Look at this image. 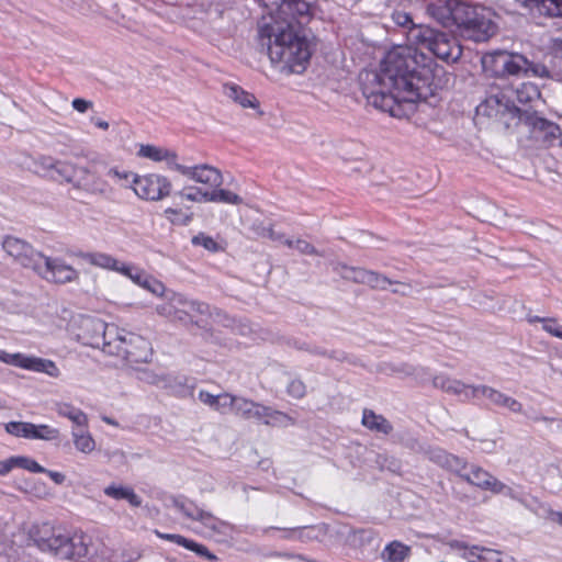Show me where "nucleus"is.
Returning a JSON list of instances; mask_svg holds the SVG:
<instances>
[{
    "label": "nucleus",
    "mask_w": 562,
    "mask_h": 562,
    "mask_svg": "<svg viewBox=\"0 0 562 562\" xmlns=\"http://www.w3.org/2000/svg\"><path fill=\"white\" fill-rule=\"evenodd\" d=\"M392 20L407 29V44L387 52L379 70L363 71L359 78L369 104L394 117H404L414 111L417 102L432 97L437 88L434 78L439 69L434 58L420 49L429 50L443 61L454 63L461 57L462 48L450 34L415 24L404 11H394Z\"/></svg>",
    "instance_id": "obj_1"
},
{
    "label": "nucleus",
    "mask_w": 562,
    "mask_h": 562,
    "mask_svg": "<svg viewBox=\"0 0 562 562\" xmlns=\"http://www.w3.org/2000/svg\"><path fill=\"white\" fill-rule=\"evenodd\" d=\"M251 229L257 237L267 238V236L271 234L272 227L265 226L263 223H255Z\"/></svg>",
    "instance_id": "obj_58"
},
{
    "label": "nucleus",
    "mask_w": 562,
    "mask_h": 562,
    "mask_svg": "<svg viewBox=\"0 0 562 562\" xmlns=\"http://www.w3.org/2000/svg\"><path fill=\"white\" fill-rule=\"evenodd\" d=\"M34 439L55 440L59 437L58 429L52 428L47 425H34Z\"/></svg>",
    "instance_id": "obj_46"
},
{
    "label": "nucleus",
    "mask_w": 562,
    "mask_h": 562,
    "mask_svg": "<svg viewBox=\"0 0 562 562\" xmlns=\"http://www.w3.org/2000/svg\"><path fill=\"white\" fill-rule=\"evenodd\" d=\"M548 50L554 58L562 59V40L552 38L548 45Z\"/></svg>",
    "instance_id": "obj_56"
},
{
    "label": "nucleus",
    "mask_w": 562,
    "mask_h": 562,
    "mask_svg": "<svg viewBox=\"0 0 562 562\" xmlns=\"http://www.w3.org/2000/svg\"><path fill=\"white\" fill-rule=\"evenodd\" d=\"M308 352L314 353V355H319V356H323V357L333 358V359H336L338 361H344L346 359V357H345V355L342 352H338V351L327 352L325 349H322V348L316 347V346H311Z\"/></svg>",
    "instance_id": "obj_55"
},
{
    "label": "nucleus",
    "mask_w": 562,
    "mask_h": 562,
    "mask_svg": "<svg viewBox=\"0 0 562 562\" xmlns=\"http://www.w3.org/2000/svg\"><path fill=\"white\" fill-rule=\"evenodd\" d=\"M470 473L461 471L459 476L471 485H474L483 491H493L499 488L498 480L492 475L488 471L484 470L479 465L472 464L470 467Z\"/></svg>",
    "instance_id": "obj_19"
},
{
    "label": "nucleus",
    "mask_w": 562,
    "mask_h": 562,
    "mask_svg": "<svg viewBox=\"0 0 562 562\" xmlns=\"http://www.w3.org/2000/svg\"><path fill=\"white\" fill-rule=\"evenodd\" d=\"M138 156L156 162L165 161L167 168L175 171H178V168H180L181 166V164L177 162V153L165 147H158L154 145H140Z\"/></svg>",
    "instance_id": "obj_18"
},
{
    "label": "nucleus",
    "mask_w": 562,
    "mask_h": 562,
    "mask_svg": "<svg viewBox=\"0 0 562 562\" xmlns=\"http://www.w3.org/2000/svg\"><path fill=\"white\" fill-rule=\"evenodd\" d=\"M190 541H191L190 539H187L186 537H183L181 535H176V533H173L172 538H171V542H175V543L182 546L187 549L190 544Z\"/></svg>",
    "instance_id": "obj_63"
},
{
    "label": "nucleus",
    "mask_w": 562,
    "mask_h": 562,
    "mask_svg": "<svg viewBox=\"0 0 562 562\" xmlns=\"http://www.w3.org/2000/svg\"><path fill=\"white\" fill-rule=\"evenodd\" d=\"M278 530H282L284 533L282 538L284 539H295L300 536V527H290V528H277Z\"/></svg>",
    "instance_id": "obj_61"
},
{
    "label": "nucleus",
    "mask_w": 562,
    "mask_h": 562,
    "mask_svg": "<svg viewBox=\"0 0 562 562\" xmlns=\"http://www.w3.org/2000/svg\"><path fill=\"white\" fill-rule=\"evenodd\" d=\"M182 200L190 202H207L209 191H203L201 188L195 186H186L176 193Z\"/></svg>",
    "instance_id": "obj_38"
},
{
    "label": "nucleus",
    "mask_w": 562,
    "mask_h": 562,
    "mask_svg": "<svg viewBox=\"0 0 562 562\" xmlns=\"http://www.w3.org/2000/svg\"><path fill=\"white\" fill-rule=\"evenodd\" d=\"M424 454L429 461L445 470L456 473L457 475L461 474V471H464L468 468V462L464 459L439 447L429 446L424 449Z\"/></svg>",
    "instance_id": "obj_14"
},
{
    "label": "nucleus",
    "mask_w": 562,
    "mask_h": 562,
    "mask_svg": "<svg viewBox=\"0 0 562 562\" xmlns=\"http://www.w3.org/2000/svg\"><path fill=\"white\" fill-rule=\"evenodd\" d=\"M424 454L429 461L445 470L456 473L457 475L461 474V471H464L468 468V462L464 459L439 447L429 446L424 449Z\"/></svg>",
    "instance_id": "obj_15"
},
{
    "label": "nucleus",
    "mask_w": 562,
    "mask_h": 562,
    "mask_svg": "<svg viewBox=\"0 0 562 562\" xmlns=\"http://www.w3.org/2000/svg\"><path fill=\"white\" fill-rule=\"evenodd\" d=\"M548 518L562 526V513L561 512H555V510L550 509L548 512Z\"/></svg>",
    "instance_id": "obj_64"
},
{
    "label": "nucleus",
    "mask_w": 562,
    "mask_h": 562,
    "mask_svg": "<svg viewBox=\"0 0 562 562\" xmlns=\"http://www.w3.org/2000/svg\"><path fill=\"white\" fill-rule=\"evenodd\" d=\"M529 74H531L533 77L550 78V70L547 68L546 65L540 63H532L530 60L524 75L528 76Z\"/></svg>",
    "instance_id": "obj_50"
},
{
    "label": "nucleus",
    "mask_w": 562,
    "mask_h": 562,
    "mask_svg": "<svg viewBox=\"0 0 562 562\" xmlns=\"http://www.w3.org/2000/svg\"><path fill=\"white\" fill-rule=\"evenodd\" d=\"M2 248L8 256L24 268L34 270L43 279L55 283H68L78 279V271L60 258L45 257L27 241L7 236Z\"/></svg>",
    "instance_id": "obj_4"
},
{
    "label": "nucleus",
    "mask_w": 562,
    "mask_h": 562,
    "mask_svg": "<svg viewBox=\"0 0 562 562\" xmlns=\"http://www.w3.org/2000/svg\"><path fill=\"white\" fill-rule=\"evenodd\" d=\"M21 368L35 372H43L53 378H57L60 374V371L54 361L38 357L24 356Z\"/></svg>",
    "instance_id": "obj_29"
},
{
    "label": "nucleus",
    "mask_w": 562,
    "mask_h": 562,
    "mask_svg": "<svg viewBox=\"0 0 562 562\" xmlns=\"http://www.w3.org/2000/svg\"><path fill=\"white\" fill-rule=\"evenodd\" d=\"M34 166L35 172L54 180H64L67 183L71 181L72 173L77 170V165L50 156H40L34 160Z\"/></svg>",
    "instance_id": "obj_11"
},
{
    "label": "nucleus",
    "mask_w": 562,
    "mask_h": 562,
    "mask_svg": "<svg viewBox=\"0 0 562 562\" xmlns=\"http://www.w3.org/2000/svg\"><path fill=\"white\" fill-rule=\"evenodd\" d=\"M531 13L547 18H562V0H515Z\"/></svg>",
    "instance_id": "obj_21"
},
{
    "label": "nucleus",
    "mask_w": 562,
    "mask_h": 562,
    "mask_svg": "<svg viewBox=\"0 0 562 562\" xmlns=\"http://www.w3.org/2000/svg\"><path fill=\"white\" fill-rule=\"evenodd\" d=\"M139 286L148 290L149 292L156 295H161L165 292V285L149 274H147V277L144 279Z\"/></svg>",
    "instance_id": "obj_49"
},
{
    "label": "nucleus",
    "mask_w": 562,
    "mask_h": 562,
    "mask_svg": "<svg viewBox=\"0 0 562 562\" xmlns=\"http://www.w3.org/2000/svg\"><path fill=\"white\" fill-rule=\"evenodd\" d=\"M24 355L22 353H9L4 350H0V361L7 364L15 366L21 368Z\"/></svg>",
    "instance_id": "obj_52"
},
{
    "label": "nucleus",
    "mask_w": 562,
    "mask_h": 562,
    "mask_svg": "<svg viewBox=\"0 0 562 562\" xmlns=\"http://www.w3.org/2000/svg\"><path fill=\"white\" fill-rule=\"evenodd\" d=\"M15 467L25 469L33 473L45 472L46 469L38 464L35 460L27 457H14Z\"/></svg>",
    "instance_id": "obj_47"
},
{
    "label": "nucleus",
    "mask_w": 562,
    "mask_h": 562,
    "mask_svg": "<svg viewBox=\"0 0 562 562\" xmlns=\"http://www.w3.org/2000/svg\"><path fill=\"white\" fill-rule=\"evenodd\" d=\"M188 550H191L199 554L200 557H204L209 560H216V557L213 553H211L205 546L194 542L193 540L190 541Z\"/></svg>",
    "instance_id": "obj_54"
},
{
    "label": "nucleus",
    "mask_w": 562,
    "mask_h": 562,
    "mask_svg": "<svg viewBox=\"0 0 562 562\" xmlns=\"http://www.w3.org/2000/svg\"><path fill=\"white\" fill-rule=\"evenodd\" d=\"M333 271L339 274L344 280L362 284L366 269L360 267L347 266L342 262H331Z\"/></svg>",
    "instance_id": "obj_34"
},
{
    "label": "nucleus",
    "mask_w": 562,
    "mask_h": 562,
    "mask_svg": "<svg viewBox=\"0 0 562 562\" xmlns=\"http://www.w3.org/2000/svg\"><path fill=\"white\" fill-rule=\"evenodd\" d=\"M55 409L59 416L68 418L77 427L88 426V416L80 408H77L69 403H57Z\"/></svg>",
    "instance_id": "obj_32"
},
{
    "label": "nucleus",
    "mask_w": 562,
    "mask_h": 562,
    "mask_svg": "<svg viewBox=\"0 0 562 562\" xmlns=\"http://www.w3.org/2000/svg\"><path fill=\"white\" fill-rule=\"evenodd\" d=\"M195 520L201 521L206 528L214 532H223L224 528L227 526L225 521L216 518L211 513L203 509H201Z\"/></svg>",
    "instance_id": "obj_42"
},
{
    "label": "nucleus",
    "mask_w": 562,
    "mask_h": 562,
    "mask_svg": "<svg viewBox=\"0 0 562 562\" xmlns=\"http://www.w3.org/2000/svg\"><path fill=\"white\" fill-rule=\"evenodd\" d=\"M393 283L389 278L375 271L367 269L364 271L362 284L369 285L372 289L385 290L387 285Z\"/></svg>",
    "instance_id": "obj_39"
},
{
    "label": "nucleus",
    "mask_w": 562,
    "mask_h": 562,
    "mask_svg": "<svg viewBox=\"0 0 562 562\" xmlns=\"http://www.w3.org/2000/svg\"><path fill=\"white\" fill-rule=\"evenodd\" d=\"M463 36L474 42H485L496 32L490 9L461 2L454 11V25Z\"/></svg>",
    "instance_id": "obj_6"
},
{
    "label": "nucleus",
    "mask_w": 562,
    "mask_h": 562,
    "mask_svg": "<svg viewBox=\"0 0 562 562\" xmlns=\"http://www.w3.org/2000/svg\"><path fill=\"white\" fill-rule=\"evenodd\" d=\"M295 249L301 255H308V256H322L321 254L312 244L304 239H296L295 240Z\"/></svg>",
    "instance_id": "obj_51"
},
{
    "label": "nucleus",
    "mask_w": 562,
    "mask_h": 562,
    "mask_svg": "<svg viewBox=\"0 0 562 562\" xmlns=\"http://www.w3.org/2000/svg\"><path fill=\"white\" fill-rule=\"evenodd\" d=\"M178 172L194 182L206 184L212 188H218L223 183V176L221 171L206 164L195 166L181 165L180 168H178Z\"/></svg>",
    "instance_id": "obj_13"
},
{
    "label": "nucleus",
    "mask_w": 562,
    "mask_h": 562,
    "mask_svg": "<svg viewBox=\"0 0 562 562\" xmlns=\"http://www.w3.org/2000/svg\"><path fill=\"white\" fill-rule=\"evenodd\" d=\"M475 393L473 394V398L475 397H485L491 404L505 407L513 413H522V405L516 398L504 394L503 392L493 389L487 385H475Z\"/></svg>",
    "instance_id": "obj_16"
},
{
    "label": "nucleus",
    "mask_w": 562,
    "mask_h": 562,
    "mask_svg": "<svg viewBox=\"0 0 562 562\" xmlns=\"http://www.w3.org/2000/svg\"><path fill=\"white\" fill-rule=\"evenodd\" d=\"M85 327L93 331L85 344L101 348L106 355L121 357L131 367L147 363L151 359L150 342L142 336L133 333L121 334L116 327L101 319H87Z\"/></svg>",
    "instance_id": "obj_3"
},
{
    "label": "nucleus",
    "mask_w": 562,
    "mask_h": 562,
    "mask_svg": "<svg viewBox=\"0 0 562 562\" xmlns=\"http://www.w3.org/2000/svg\"><path fill=\"white\" fill-rule=\"evenodd\" d=\"M498 484L501 485L499 491H498V488L497 490L495 488V490L492 491V493H494V494H505V495H507L508 497H510L513 499H517V496H516V494H515V492H514V490L512 487L507 486L506 484H504L499 480H498Z\"/></svg>",
    "instance_id": "obj_59"
},
{
    "label": "nucleus",
    "mask_w": 562,
    "mask_h": 562,
    "mask_svg": "<svg viewBox=\"0 0 562 562\" xmlns=\"http://www.w3.org/2000/svg\"><path fill=\"white\" fill-rule=\"evenodd\" d=\"M72 430L74 445L82 453H91L95 449V441L92 436L83 429Z\"/></svg>",
    "instance_id": "obj_36"
},
{
    "label": "nucleus",
    "mask_w": 562,
    "mask_h": 562,
    "mask_svg": "<svg viewBox=\"0 0 562 562\" xmlns=\"http://www.w3.org/2000/svg\"><path fill=\"white\" fill-rule=\"evenodd\" d=\"M509 100L526 104L540 97L538 87L532 82H521L518 87L504 86Z\"/></svg>",
    "instance_id": "obj_26"
},
{
    "label": "nucleus",
    "mask_w": 562,
    "mask_h": 562,
    "mask_svg": "<svg viewBox=\"0 0 562 562\" xmlns=\"http://www.w3.org/2000/svg\"><path fill=\"white\" fill-rule=\"evenodd\" d=\"M528 124L532 127L533 137L541 138L544 143L553 144L561 136L559 125L543 117L529 116Z\"/></svg>",
    "instance_id": "obj_20"
},
{
    "label": "nucleus",
    "mask_w": 562,
    "mask_h": 562,
    "mask_svg": "<svg viewBox=\"0 0 562 562\" xmlns=\"http://www.w3.org/2000/svg\"><path fill=\"white\" fill-rule=\"evenodd\" d=\"M172 505L189 519L195 520L201 512L194 503L186 498H172Z\"/></svg>",
    "instance_id": "obj_41"
},
{
    "label": "nucleus",
    "mask_w": 562,
    "mask_h": 562,
    "mask_svg": "<svg viewBox=\"0 0 562 562\" xmlns=\"http://www.w3.org/2000/svg\"><path fill=\"white\" fill-rule=\"evenodd\" d=\"M286 392L293 398H302L306 394V385L300 379H293L286 386Z\"/></svg>",
    "instance_id": "obj_48"
},
{
    "label": "nucleus",
    "mask_w": 562,
    "mask_h": 562,
    "mask_svg": "<svg viewBox=\"0 0 562 562\" xmlns=\"http://www.w3.org/2000/svg\"><path fill=\"white\" fill-rule=\"evenodd\" d=\"M44 473H46L56 484H63L65 482L66 477L60 472L50 471L46 469Z\"/></svg>",
    "instance_id": "obj_62"
},
{
    "label": "nucleus",
    "mask_w": 562,
    "mask_h": 562,
    "mask_svg": "<svg viewBox=\"0 0 562 562\" xmlns=\"http://www.w3.org/2000/svg\"><path fill=\"white\" fill-rule=\"evenodd\" d=\"M261 423L273 427H286L290 425H294L295 420L285 413L272 409L271 407L267 406L265 417Z\"/></svg>",
    "instance_id": "obj_35"
},
{
    "label": "nucleus",
    "mask_w": 562,
    "mask_h": 562,
    "mask_svg": "<svg viewBox=\"0 0 562 562\" xmlns=\"http://www.w3.org/2000/svg\"><path fill=\"white\" fill-rule=\"evenodd\" d=\"M432 384L437 389L447 393L463 396L465 400L473 398V394L475 393V385H467L459 380L451 379L443 374L436 375L432 380Z\"/></svg>",
    "instance_id": "obj_22"
},
{
    "label": "nucleus",
    "mask_w": 562,
    "mask_h": 562,
    "mask_svg": "<svg viewBox=\"0 0 562 562\" xmlns=\"http://www.w3.org/2000/svg\"><path fill=\"white\" fill-rule=\"evenodd\" d=\"M79 257L92 266L116 272H119L122 265L114 257L104 252H80Z\"/></svg>",
    "instance_id": "obj_30"
},
{
    "label": "nucleus",
    "mask_w": 562,
    "mask_h": 562,
    "mask_svg": "<svg viewBox=\"0 0 562 562\" xmlns=\"http://www.w3.org/2000/svg\"><path fill=\"white\" fill-rule=\"evenodd\" d=\"M14 467V457L0 461V475H7Z\"/></svg>",
    "instance_id": "obj_60"
},
{
    "label": "nucleus",
    "mask_w": 562,
    "mask_h": 562,
    "mask_svg": "<svg viewBox=\"0 0 562 562\" xmlns=\"http://www.w3.org/2000/svg\"><path fill=\"white\" fill-rule=\"evenodd\" d=\"M266 407L260 403L244 397H236L233 412L244 419H255L261 423L265 417Z\"/></svg>",
    "instance_id": "obj_24"
},
{
    "label": "nucleus",
    "mask_w": 562,
    "mask_h": 562,
    "mask_svg": "<svg viewBox=\"0 0 562 562\" xmlns=\"http://www.w3.org/2000/svg\"><path fill=\"white\" fill-rule=\"evenodd\" d=\"M361 424L369 430L383 435H389L393 430L392 424L384 416L369 408L363 409Z\"/></svg>",
    "instance_id": "obj_28"
},
{
    "label": "nucleus",
    "mask_w": 562,
    "mask_h": 562,
    "mask_svg": "<svg viewBox=\"0 0 562 562\" xmlns=\"http://www.w3.org/2000/svg\"><path fill=\"white\" fill-rule=\"evenodd\" d=\"M74 188L83 190L90 194L105 196L111 192L110 186L99 177L91 178V171L87 167L77 166L72 173L71 181Z\"/></svg>",
    "instance_id": "obj_12"
},
{
    "label": "nucleus",
    "mask_w": 562,
    "mask_h": 562,
    "mask_svg": "<svg viewBox=\"0 0 562 562\" xmlns=\"http://www.w3.org/2000/svg\"><path fill=\"white\" fill-rule=\"evenodd\" d=\"M528 65L529 59L519 53L497 50L482 57L483 69L496 77L524 75Z\"/></svg>",
    "instance_id": "obj_7"
},
{
    "label": "nucleus",
    "mask_w": 562,
    "mask_h": 562,
    "mask_svg": "<svg viewBox=\"0 0 562 562\" xmlns=\"http://www.w3.org/2000/svg\"><path fill=\"white\" fill-rule=\"evenodd\" d=\"M411 554V547L394 540L385 546L381 552L384 562H404Z\"/></svg>",
    "instance_id": "obj_31"
},
{
    "label": "nucleus",
    "mask_w": 562,
    "mask_h": 562,
    "mask_svg": "<svg viewBox=\"0 0 562 562\" xmlns=\"http://www.w3.org/2000/svg\"><path fill=\"white\" fill-rule=\"evenodd\" d=\"M119 272L130 278L137 285H140L148 274L144 270L126 263L121 265Z\"/></svg>",
    "instance_id": "obj_43"
},
{
    "label": "nucleus",
    "mask_w": 562,
    "mask_h": 562,
    "mask_svg": "<svg viewBox=\"0 0 562 562\" xmlns=\"http://www.w3.org/2000/svg\"><path fill=\"white\" fill-rule=\"evenodd\" d=\"M104 494L114 499H126L134 507L142 505V498L131 487L109 485L104 488Z\"/></svg>",
    "instance_id": "obj_33"
},
{
    "label": "nucleus",
    "mask_w": 562,
    "mask_h": 562,
    "mask_svg": "<svg viewBox=\"0 0 562 562\" xmlns=\"http://www.w3.org/2000/svg\"><path fill=\"white\" fill-rule=\"evenodd\" d=\"M71 105L79 113H85L93 106V103L91 101H88V100H85L81 98H77V99L72 100Z\"/></svg>",
    "instance_id": "obj_57"
},
{
    "label": "nucleus",
    "mask_w": 562,
    "mask_h": 562,
    "mask_svg": "<svg viewBox=\"0 0 562 562\" xmlns=\"http://www.w3.org/2000/svg\"><path fill=\"white\" fill-rule=\"evenodd\" d=\"M459 0H431L427 5V13L441 25H454V11L461 5Z\"/></svg>",
    "instance_id": "obj_17"
},
{
    "label": "nucleus",
    "mask_w": 562,
    "mask_h": 562,
    "mask_svg": "<svg viewBox=\"0 0 562 562\" xmlns=\"http://www.w3.org/2000/svg\"><path fill=\"white\" fill-rule=\"evenodd\" d=\"M236 397L237 396H233L227 393H223V394H218V395H213L205 391H201L199 393V398L202 403H204L205 405H209L210 407H212L213 409H215L222 414H225L228 411L233 412L235 402H236Z\"/></svg>",
    "instance_id": "obj_27"
},
{
    "label": "nucleus",
    "mask_w": 562,
    "mask_h": 562,
    "mask_svg": "<svg viewBox=\"0 0 562 562\" xmlns=\"http://www.w3.org/2000/svg\"><path fill=\"white\" fill-rule=\"evenodd\" d=\"M267 9L271 23L259 26L268 38V55L282 71L301 74L312 56V44L303 27L312 18L313 0H258Z\"/></svg>",
    "instance_id": "obj_2"
},
{
    "label": "nucleus",
    "mask_w": 562,
    "mask_h": 562,
    "mask_svg": "<svg viewBox=\"0 0 562 562\" xmlns=\"http://www.w3.org/2000/svg\"><path fill=\"white\" fill-rule=\"evenodd\" d=\"M207 202H221L238 205L243 203V199L229 190L215 189L213 191H209Z\"/></svg>",
    "instance_id": "obj_37"
},
{
    "label": "nucleus",
    "mask_w": 562,
    "mask_h": 562,
    "mask_svg": "<svg viewBox=\"0 0 562 562\" xmlns=\"http://www.w3.org/2000/svg\"><path fill=\"white\" fill-rule=\"evenodd\" d=\"M49 544L50 548L42 552L60 560H78L88 554L87 538L83 535H70L60 526H57Z\"/></svg>",
    "instance_id": "obj_8"
},
{
    "label": "nucleus",
    "mask_w": 562,
    "mask_h": 562,
    "mask_svg": "<svg viewBox=\"0 0 562 562\" xmlns=\"http://www.w3.org/2000/svg\"><path fill=\"white\" fill-rule=\"evenodd\" d=\"M5 430L10 435L16 437L32 438L34 439V424L24 422H10L5 425Z\"/></svg>",
    "instance_id": "obj_40"
},
{
    "label": "nucleus",
    "mask_w": 562,
    "mask_h": 562,
    "mask_svg": "<svg viewBox=\"0 0 562 562\" xmlns=\"http://www.w3.org/2000/svg\"><path fill=\"white\" fill-rule=\"evenodd\" d=\"M106 176L122 187H128L130 183L133 184V177H136V175L125 170H120L116 167L110 168Z\"/></svg>",
    "instance_id": "obj_44"
},
{
    "label": "nucleus",
    "mask_w": 562,
    "mask_h": 562,
    "mask_svg": "<svg viewBox=\"0 0 562 562\" xmlns=\"http://www.w3.org/2000/svg\"><path fill=\"white\" fill-rule=\"evenodd\" d=\"M476 114L486 117H498L509 115L510 117H520L519 108L508 99L504 86H490L485 99L476 105Z\"/></svg>",
    "instance_id": "obj_9"
},
{
    "label": "nucleus",
    "mask_w": 562,
    "mask_h": 562,
    "mask_svg": "<svg viewBox=\"0 0 562 562\" xmlns=\"http://www.w3.org/2000/svg\"><path fill=\"white\" fill-rule=\"evenodd\" d=\"M158 315L179 322L184 326L194 325L206 328L211 323L231 325V318L217 308H212L207 303L188 299L181 293H171L166 302L156 306Z\"/></svg>",
    "instance_id": "obj_5"
},
{
    "label": "nucleus",
    "mask_w": 562,
    "mask_h": 562,
    "mask_svg": "<svg viewBox=\"0 0 562 562\" xmlns=\"http://www.w3.org/2000/svg\"><path fill=\"white\" fill-rule=\"evenodd\" d=\"M542 328L550 335L562 339V326H560L554 318L543 321Z\"/></svg>",
    "instance_id": "obj_53"
},
{
    "label": "nucleus",
    "mask_w": 562,
    "mask_h": 562,
    "mask_svg": "<svg viewBox=\"0 0 562 562\" xmlns=\"http://www.w3.org/2000/svg\"><path fill=\"white\" fill-rule=\"evenodd\" d=\"M191 241L192 245L201 246L212 252H216L221 249L218 244L211 236L205 235L204 233L193 236Z\"/></svg>",
    "instance_id": "obj_45"
},
{
    "label": "nucleus",
    "mask_w": 562,
    "mask_h": 562,
    "mask_svg": "<svg viewBox=\"0 0 562 562\" xmlns=\"http://www.w3.org/2000/svg\"><path fill=\"white\" fill-rule=\"evenodd\" d=\"M223 91L228 99L239 104L241 108L256 109L259 116L263 114L259 109V101L257 98L252 93L244 90L241 87L235 83H225L223 86Z\"/></svg>",
    "instance_id": "obj_23"
},
{
    "label": "nucleus",
    "mask_w": 562,
    "mask_h": 562,
    "mask_svg": "<svg viewBox=\"0 0 562 562\" xmlns=\"http://www.w3.org/2000/svg\"><path fill=\"white\" fill-rule=\"evenodd\" d=\"M57 526L50 522L34 524L29 529V538L33 543L43 551L50 548V540L54 538V532Z\"/></svg>",
    "instance_id": "obj_25"
},
{
    "label": "nucleus",
    "mask_w": 562,
    "mask_h": 562,
    "mask_svg": "<svg viewBox=\"0 0 562 562\" xmlns=\"http://www.w3.org/2000/svg\"><path fill=\"white\" fill-rule=\"evenodd\" d=\"M132 188L140 199L160 201L170 194L172 184L167 177L150 173L133 177Z\"/></svg>",
    "instance_id": "obj_10"
}]
</instances>
